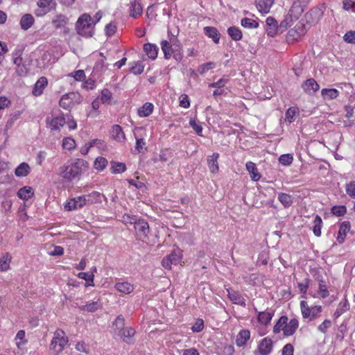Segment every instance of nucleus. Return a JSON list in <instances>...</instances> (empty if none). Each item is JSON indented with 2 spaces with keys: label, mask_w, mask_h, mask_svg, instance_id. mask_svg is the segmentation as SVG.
I'll use <instances>...</instances> for the list:
<instances>
[{
  "label": "nucleus",
  "mask_w": 355,
  "mask_h": 355,
  "mask_svg": "<svg viewBox=\"0 0 355 355\" xmlns=\"http://www.w3.org/2000/svg\"><path fill=\"white\" fill-rule=\"evenodd\" d=\"M87 167V162L83 159H70L60 168L59 175L66 180L71 182L75 179H79Z\"/></svg>",
  "instance_id": "obj_1"
},
{
  "label": "nucleus",
  "mask_w": 355,
  "mask_h": 355,
  "mask_svg": "<svg viewBox=\"0 0 355 355\" xmlns=\"http://www.w3.org/2000/svg\"><path fill=\"white\" fill-rule=\"evenodd\" d=\"M95 22L92 17L84 13L81 15L76 24L77 33L85 37H91L94 33Z\"/></svg>",
  "instance_id": "obj_2"
},
{
  "label": "nucleus",
  "mask_w": 355,
  "mask_h": 355,
  "mask_svg": "<svg viewBox=\"0 0 355 355\" xmlns=\"http://www.w3.org/2000/svg\"><path fill=\"white\" fill-rule=\"evenodd\" d=\"M127 218L128 220H125V219L124 220L125 223L134 224L137 239L143 241L147 239L150 230L148 223L144 219L137 220L135 216H128ZM123 218H125V216H123Z\"/></svg>",
  "instance_id": "obj_3"
},
{
  "label": "nucleus",
  "mask_w": 355,
  "mask_h": 355,
  "mask_svg": "<svg viewBox=\"0 0 355 355\" xmlns=\"http://www.w3.org/2000/svg\"><path fill=\"white\" fill-rule=\"evenodd\" d=\"M302 12L303 10L301 6H293L279 25V32L282 33L288 27L291 26L293 23L299 19Z\"/></svg>",
  "instance_id": "obj_4"
},
{
  "label": "nucleus",
  "mask_w": 355,
  "mask_h": 355,
  "mask_svg": "<svg viewBox=\"0 0 355 355\" xmlns=\"http://www.w3.org/2000/svg\"><path fill=\"white\" fill-rule=\"evenodd\" d=\"M113 325H115L117 329H119L118 336L123 339L126 343H131L132 341V337L135 334V330L132 327H124V318L122 315H119L114 322Z\"/></svg>",
  "instance_id": "obj_5"
},
{
  "label": "nucleus",
  "mask_w": 355,
  "mask_h": 355,
  "mask_svg": "<svg viewBox=\"0 0 355 355\" xmlns=\"http://www.w3.org/2000/svg\"><path fill=\"white\" fill-rule=\"evenodd\" d=\"M68 341V338L65 336V333L61 329H57L51 340L50 348L55 353L59 354L63 350Z\"/></svg>",
  "instance_id": "obj_6"
},
{
  "label": "nucleus",
  "mask_w": 355,
  "mask_h": 355,
  "mask_svg": "<svg viewBox=\"0 0 355 355\" xmlns=\"http://www.w3.org/2000/svg\"><path fill=\"white\" fill-rule=\"evenodd\" d=\"M82 102V96L78 92H69L64 94L60 100V106L64 110L71 109L74 105Z\"/></svg>",
  "instance_id": "obj_7"
},
{
  "label": "nucleus",
  "mask_w": 355,
  "mask_h": 355,
  "mask_svg": "<svg viewBox=\"0 0 355 355\" xmlns=\"http://www.w3.org/2000/svg\"><path fill=\"white\" fill-rule=\"evenodd\" d=\"M300 309L302 317L310 320L316 319L322 312V308L320 305L309 306L306 301H301Z\"/></svg>",
  "instance_id": "obj_8"
},
{
  "label": "nucleus",
  "mask_w": 355,
  "mask_h": 355,
  "mask_svg": "<svg viewBox=\"0 0 355 355\" xmlns=\"http://www.w3.org/2000/svg\"><path fill=\"white\" fill-rule=\"evenodd\" d=\"M39 7L35 12L37 17H42L49 12L55 6V0H38Z\"/></svg>",
  "instance_id": "obj_9"
},
{
  "label": "nucleus",
  "mask_w": 355,
  "mask_h": 355,
  "mask_svg": "<svg viewBox=\"0 0 355 355\" xmlns=\"http://www.w3.org/2000/svg\"><path fill=\"white\" fill-rule=\"evenodd\" d=\"M306 33L305 25L302 23H298L295 25L294 28L291 29L288 33V38L293 40L297 41Z\"/></svg>",
  "instance_id": "obj_10"
},
{
  "label": "nucleus",
  "mask_w": 355,
  "mask_h": 355,
  "mask_svg": "<svg viewBox=\"0 0 355 355\" xmlns=\"http://www.w3.org/2000/svg\"><path fill=\"white\" fill-rule=\"evenodd\" d=\"M86 200L85 196H78L70 199L64 206L67 211L75 210L86 205Z\"/></svg>",
  "instance_id": "obj_11"
},
{
  "label": "nucleus",
  "mask_w": 355,
  "mask_h": 355,
  "mask_svg": "<svg viewBox=\"0 0 355 355\" xmlns=\"http://www.w3.org/2000/svg\"><path fill=\"white\" fill-rule=\"evenodd\" d=\"M46 123L49 125L51 130H60V128L65 124L66 121L65 118L62 115H52L51 116L47 117Z\"/></svg>",
  "instance_id": "obj_12"
},
{
  "label": "nucleus",
  "mask_w": 355,
  "mask_h": 355,
  "mask_svg": "<svg viewBox=\"0 0 355 355\" xmlns=\"http://www.w3.org/2000/svg\"><path fill=\"white\" fill-rule=\"evenodd\" d=\"M302 88L306 94L312 96L319 90L320 86L315 79L309 78L302 83Z\"/></svg>",
  "instance_id": "obj_13"
},
{
  "label": "nucleus",
  "mask_w": 355,
  "mask_h": 355,
  "mask_svg": "<svg viewBox=\"0 0 355 355\" xmlns=\"http://www.w3.org/2000/svg\"><path fill=\"white\" fill-rule=\"evenodd\" d=\"M130 16L132 18H137L143 12L141 0H132L129 4Z\"/></svg>",
  "instance_id": "obj_14"
},
{
  "label": "nucleus",
  "mask_w": 355,
  "mask_h": 355,
  "mask_svg": "<svg viewBox=\"0 0 355 355\" xmlns=\"http://www.w3.org/2000/svg\"><path fill=\"white\" fill-rule=\"evenodd\" d=\"M266 33L270 37H275L278 31H279V26L277 25V20L272 17H268L266 19Z\"/></svg>",
  "instance_id": "obj_15"
},
{
  "label": "nucleus",
  "mask_w": 355,
  "mask_h": 355,
  "mask_svg": "<svg viewBox=\"0 0 355 355\" xmlns=\"http://www.w3.org/2000/svg\"><path fill=\"white\" fill-rule=\"evenodd\" d=\"M272 341L270 338H264L258 346V350L261 355H268L272 349Z\"/></svg>",
  "instance_id": "obj_16"
},
{
  "label": "nucleus",
  "mask_w": 355,
  "mask_h": 355,
  "mask_svg": "<svg viewBox=\"0 0 355 355\" xmlns=\"http://www.w3.org/2000/svg\"><path fill=\"white\" fill-rule=\"evenodd\" d=\"M227 296L230 300L236 304L245 306V300L244 297L238 292L230 288L227 289Z\"/></svg>",
  "instance_id": "obj_17"
},
{
  "label": "nucleus",
  "mask_w": 355,
  "mask_h": 355,
  "mask_svg": "<svg viewBox=\"0 0 355 355\" xmlns=\"http://www.w3.org/2000/svg\"><path fill=\"white\" fill-rule=\"evenodd\" d=\"M299 327V322L297 318H292L284 325L283 334L284 336H290L295 334Z\"/></svg>",
  "instance_id": "obj_18"
},
{
  "label": "nucleus",
  "mask_w": 355,
  "mask_h": 355,
  "mask_svg": "<svg viewBox=\"0 0 355 355\" xmlns=\"http://www.w3.org/2000/svg\"><path fill=\"white\" fill-rule=\"evenodd\" d=\"M176 42H178L176 38L171 39L170 42H168L166 40H163L161 42V49L164 54L165 58L168 59L169 58H171V55L173 53L172 44L175 45Z\"/></svg>",
  "instance_id": "obj_19"
},
{
  "label": "nucleus",
  "mask_w": 355,
  "mask_h": 355,
  "mask_svg": "<svg viewBox=\"0 0 355 355\" xmlns=\"http://www.w3.org/2000/svg\"><path fill=\"white\" fill-rule=\"evenodd\" d=\"M48 80L46 77L40 78L35 83L34 87L32 91L33 95L35 96H39L43 93L44 89L46 87Z\"/></svg>",
  "instance_id": "obj_20"
},
{
  "label": "nucleus",
  "mask_w": 355,
  "mask_h": 355,
  "mask_svg": "<svg viewBox=\"0 0 355 355\" xmlns=\"http://www.w3.org/2000/svg\"><path fill=\"white\" fill-rule=\"evenodd\" d=\"M92 153H103L105 151L107 146L105 142L101 139H93L89 141Z\"/></svg>",
  "instance_id": "obj_21"
},
{
  "label": "nucleus",
  "mask_w": 355,
  "mask_h": 355,
  "mask_svg": "<svg viewBox=\"0 0 355 355\" xmlns=\"http://www.w3.org/2000/svg\"><path fill=\"white\" fill-rule=\"evenodd\" d=\"M273 3L274 0H256L257 8L262 14L268 13Z\"/></svg>",
  "instance_id": "obj_22"
},
{
  "label": "nucleus",
  "mask_w": 355,
  "mask_h": 355,
  "mask_svg": "<svg viewBox=\"0 0 355 355\" xmlns=\"http://www.w3.org/2000/svg\"><path fill=\"white\" fill-rule=\"evenodd\" d=\"M111 137L118 142L125 141V136L120 125H114L112 126L111 130Z\"/></svg>",
  "instance_id": "obj_23"
},
{
  "label": "nucleus",
  "mask_w": 355,
  "mask_h": 355,
  "mask_svg": "<svg viewBox=\"0 0 355 355\" xmlns=\"http://www.w3.org/2000/svg\"><path fill=\"white\" fill-rule=\"evenodd\" d=\"M250 338V332L248 329H243L239 332L236 338V344L239 347H243L246 345L247 342Z\"/></svg>",
  "instance_id": "obj_24"
},
{
  "label": "nucleus",
  "mask_w": 355,
  "mask_h": 355,
  "mask_svg": "<svg viewBox=\"0 0 355 355\" xmlns=\"http://www.w3.org/2000/svg\"><path fill=\"white\" fill-rule=\"evenodd\" d=\"M144 51L150 59L155 60L157 57L159 48L155 44L147 43L144 45Z\"/></svg>",
  "instance_id": "obj_25"
},
{
  "label": "nucleus",
  "mask_w": 355,
  "mask_h": 355,
  "mask_svg": "<svg viewBox=\"0 0 355 355\" xmlns=\"http://www.w3.org/2000/svg\"><path fill=\"white\" fill-rule=\"evenodd\" d=\"M35 19L32 15L25 14L20 19V26L24 31L29 29L34 24Z\"/></svg>",
  "instance_id": "obj_26"
},
{
  "label": "nucleus",
  "mask_w": 355,
  "mask_h": 355,
  "mask_svg": "<svg viewBox=\"0 0 355 355\" xmlns=\"http://www.w3.org/2000/svg\"><path fill=\"white\" fill-rule=\"evenodd\" d=\"M246 169L250 174L251 179L253 181H258L261 179V175L260 173L258 171L257 166L254 163L252 162H248L246 163Z\"/></svg>",
  "instance_id": "obj_27"
},
{
  "label": "nucleus",
  "mask_w": 355,
  "mask_h": 355,
  "mask_svg": "<svg viewBox=\"0 0 355 355\" xmlns=\"http://www.w3.org/2000/svg\"><path fill=\"white\" fill-rule=\"evenodd\" d=\"M153 104L147 102L137 110V114L140 117H148L153 113Z\"/></svg>",
  "instance_id": "obj_28"
},
{
  "label": "nucleus",
  "mask_w": 355,
  "mask_h": 355,
  "mask_svg": "<svg viewBox=\"0 0 355 355\" xmlns=\"http://www.w3.org/2000/svg\"><path fill=\"white\" fill-rule=\"evenodd\" d=\"M114 287L119 292L124 294H129L134 290L133 285L128 282H117Z\"/></svg>",
  "instance_id": "obj_29"
},
{
  "label": "nucleus",
  "mask_w": 355,
  "mask_h": 355,
  "mask_svg": "<svg viewBox=\"0 0 355 355\" xmlns=\"http://www.w3.org/2000/svg\"><path fill=\"white\" fill-rule=\"evenodd\" d=\"M349 230L350 223L349 221H344L343 223H341L338 231V235L337 237V240L340 243L344 242L346 234L347 232L349 231Z\"/></svg>",
  "instance_id": "obj_30"
},
{
  "label": "nucleus",
  "mask_w": 355,
  "mask_h": 355,
  "mask_svg": "<svg viewBox=\"0 0 355 355\" xmlns=\"http://www.w3.org/2000/svg\"><path fill=\"white\" fill-rule=\"evenodd\" d=\"M204 32L207 36L211 38L214 43L218 44L220 40V33L215 27L206 26Z\"/></svg>",
  "instance_id": "obj_31"
},
{
  "label": "nucleus",
  "mask_w": 355,
  "mask_h": 355,
  "mask_svg": "<svg viewBox=\"0 0 355 355\" xmlns=\"http://www.w3.org/2000/svg\"><path fill=\"white\" fill-rule=\"evenodd\" d=\"M85 196L87 205L101 202L102 201V198L104 197L102 193L98 191H93L89 195Z\"/></svg>",
  "instance_id": "obj_32"
},
{
  "label": "nucleus",
  "mask_w": 355,
  "mask_h": 355,
  "mask_svg": "<svg viewBox=\"0 0 355 355\" xmlns=\"http://www.w3.org/2000/svg\"><path fill=\"white\" fill-rule=\"evenodd\" d=\"M12 257L9 253L4 254L0 258V271L5 272L10 269V264L11 262Z\"/></svg>",
  "instance_id": "obj_33"
},
{
  "label": "nucleus",
  "mask_w": 355,
  "mask_h": 355,
  "mask_svg": "<svg viewBox=\"0 0 355 355\" xmlns=\"http://www.w3.org/2000/svg\"><path fill=\"white\" fill-rule=\"evenodd\" d=\"M273 313L267 311H261L258 313L257 320L261 324L267 326L271 321Z\"/></svg>",
  "instance_id": "obj_34"
},
{
  "label": "nucleus",
  "mask_w": 355,
  "mask_h": 355,
  "mask_svg": "<svg viewBox=\"0 0 355 355\" xmlns=\"http://www.w3.org/2000/svg\"><path fill=\"white\" fill-rule=\"evenodd\" d=\"M339 92L336 89H322L321 95L324 100H333L338 97Z\"/></svg>",
  "instance_id": "obj_35"
},
{
  "label": "nucleus",
  "mask_w": 355,
  "mask_h": 355,
  "mask_svg": "<svg viewBox=\"0 0 355 355\" xmlns=\"http://www.w3.org/2000/svg\"><path fill=\"white\" fill-rule=\"evenodd\" d=\"M349 308V303L347 300L339 303L333 317L336 320L343 313L347 311Z\"/></svg>",
  "instance_id": "obj_36"
},
{
  "label": "nucleus",
  "mask_w": 355,
  "mask_h": 355,
  "mask_svg": "<svg viewBox=\"0 0 355 355\" xmlns=\"http://www.w3.org/2000/svg\"><path fill=\"white\" fill-rule=\"evenodd\" d=\"M288 319L287 316H286V315L281 316L273 327V329H272L273 333L277 334H279L281 331H284V325L286 324V322H288Z\"/></svg>",
  "instance_id": "obj_37"
},
{
  "label": "nucleus",
  "mask_w": 355,
  "mask_h": 355,
  "mask_svg": "<svg viewBox=\"0 0 355 355\" xmlns=\"http://www.w3.org/2000/svg\"><path fill=\"white\" fill-rule=\"evenodd\" d=\"M34 193L31 187H24L21 188L18 192L17 196L19 198L27 200L33 196Z\"/></svg>",
  "instance_id": "obj_38"
},
{
  "label": "nucleus",
  "mask_w": 355,
  "mask_h": 355,
  "mask_svg": "<svg viewBox=\"0 0 355 355\" xmlns=\"http://www.w3.org/2000/svg\"><path fill=\"white\" fill-rule=\"evenodd\" d=\"M229 36L234 41H239L243 37V33L239 28L231 26L227 29Z\"/></svg>",
  "instance_id": "obj_39"
},
{
  "label": "nucleus",
  "mask_w": 355,
  "mask_h": 355,
  "mask_svg": "<svg viewBox=\"0 0 355 355\" xmlns=\"http://www.w3.org/2000/svg\"><path fill=\"white\" fill-rule=\"evenodd\" d=\"M278 200L284 207H291L293 202V197L286 193H279L278 194Z\"/></svg>",
  "instance_id": "obj_40"
},
{
  "label": "nucleus",
  "mask_w": 355,
  "mask_h": 355,
  "mask_svg": "<svg viewBox=\"0 0 355 355\" xmlns=\"http://www.w3.org/2000/svg\"><path fill=\"white\" fill-rule=\"evenodd\" d=\"M110 170L113 174L121 173L126 170V166L122 162H111Z\"/></svg>",
  "instance_id": "obj_41"
},
{
  "label": "nucleus",
  "mask_w": 355,
  "mask_h": 355,
  "mask_svg": "<svg viewBox=\"0 0 355 355\" xmlns=\"http://www.w3.org/2000/svg\"><path fill=\"white\" fill-rule=\"evenodd\" d=\"M241 24L243 27L249 29L259 27V23L256 20L248 17L243 18L241 21Z\"/></svg>",
  "instance_id": "obj_42"
},
{
  "label": "nucleus",
  "mask_w": 355,
  "mask_h": 355,
  "mask_svg": "<svg viewBox=\"0 0 355 355\" xmlns=\"http://www.w3.org/2000/svg\"><path fill=\"white\" fill-rule=\"evenodd\" d=\"M68 21V19L63 15H57L52 21L53 25L56 28L64 27Z\"/></svg>",
  "instance_id": "obj_43"
},
{
  "label": "nucleus",
  "mask_w": 355,
  "mask_h": 355,
  "mask_svg": "<svg viewBox=\"0 0 355 355\" xmlns=\"http://www.w3.org/2000/svg\"><path fill=\"white\" fill-rule=\"evenodd\" d=\"M112 93L108 89L105 88L101 92L99 99L103 104L111 103Z\"/></svg>",
  "instance_id": "obj_44"
},
{
  "label": "nucleus",
  "mask_w": 355,
  "mask_h": 355,
  "mask_svg": "<svg viewBox=\"0 0 355 355\" xmlns=\"http://www.w3.org/2000/svg\"><path fill=\"white\" fill-rule=\"evenodd\" d=\"M298 112H299V110H298L297 107H289L286 112V115H285L286 121H287L290 123H292L293 121H294L295 116H296L297 114H298Z\"/></svg>",
  "instance_id": "obj_45"
},
{
  "label": "nucleus",
  "mask_w": 355,
  "mask_h": 355,
  "mask_svg": "<svg viewBox=\"0 0 355 355\" xmlns=\"http://www.w3.org/2000/svg\"><path fill=\"white\" fill-rule=\"evenodd\" d=\"M29 166L23 162L20 164L15 169V175L18 177L26 176L29 173Z\"/></svg>",
  "instance_id": "obj_46"
},
{
  "label": "nucleus",
  "mask_w": 355,
  "mask_h": 355,
  "mask_svg": "<svg viewBox=\"0 0 355 355\" xmlns=\"http://www.w3.org/2000/svg\"><path fill=\"white\" fill-rule=\"evenodd\" d=\"M144 70V65L142 62H134L130 67V72L135 75H139L143 73Z\"/></svg>",
  "instance_id": "obj_47"
},
{
  "label": "nucleus",
  "mask_w": 355,
  "mask_h": 355,
  "mask_svg": "<svg viewBox=\"0 0 355 355\" xmlns=\"http://www.w3.org/2000/svg\"><path fill=\"white\" fill-rule=\"evenodd\" d=\"M313 223H314V226L313 228V234L316 236H320L321 235V227H322V223L321 217L320 216L317 215L315 217Z\"/></svg>",
  "instance_id": "obj_48"
},
{
  "label": "nucleus",
  "mask_w": 355,
  "mask_h": 355,
  "mask_svg": "<svg viewBox=\"0 0 355 355\" xmlns=\"http://www.w3.org/2000/svg\"><path fill=\"white\" fill-rule=\"evenodd\" d=\"M107 165V161L105 157H97L94 163V168L99 171H103Z\"/></svg>",
  "instance_id": "obj_49"
},
{
  "label": "nucleus",
  "mask_w": 355,
  "mask_h": 355,
  "mask_svg": "<svg viewBox=\"0 0 355 355\" xmlns=\"http://www.w3.org/2000/svg\"><path fill=\"white\" fill-rule=\"evenodd\" d=\"M101 306L98 301L92 302L86 305L82 306L80 309L84 311L94 312L100 309Z\"/></svg>",
  "instance_id": "obj_50"
},
{
  "label": "nucleus",
  "mask_w": 355,
  "mask_h": 355,
  "mask_svg": "<svg viewBox=\"0 0 355 355\" xmlns=\"http://www.w3.org/2000/svg\"><path fill=\"white\" fill-rule=\"evenodd\" d=\"M76 147V141L71 137H66L62 141V148L70 151Z\"/></svg>",
  "instance_id": "obj_51"
},
{
  "label": "nucleus",
  "mask_w": 355,
  "mask_h": 355,
  "mask_svg": "<svg viewBox=\"0 0 355 355\" xmlns=\"http://www.w3.org/2000/svg\"><path fill=\"white\" fill-rule=\"evenodd\" d=\"M25 338V331L24 330H20L17 332L15 340L17 347L20 349L21 347L26 343V340L24 339Z\"/></svg>",
  "instance_id": "obj_52"
},
{
  "label": "nucleus",
  "mask_w": 355,
  "mask_h": 355,
  "mask_svg": "<svg viewBox=\"0 0 355 355\" xmlns=\"http://www.w3.org/2000/svg\"><path fill=\"white\" fill-rule=\"evenodd\" d=\"M189 125L196 132L198 135H201L202 132V127L199 121H198L195 119H192L189 121Z\"/></svg>",
  "instance_id": "obj_53"
},
{
  "label": "nucleus",
  "mask_w": 355,
  "mask_h": 355,
  "mask_svg": "<svg viewBox=\"0 0 355 355\" xmlns=\"http://www.w3.org/2000/svg\"><path fill=\"white\" fill-rule=\"evenodd\" d=\"M218 157H211V159H208V164L211 173H215L218 171V165L217 161Z\"/></svg>",
  "instance_id": "obj_54"
},
{
  "label": "nucleus",
  "mask_w": 355,
  "mask_h": 355,
  "mask_svg": "<svg viewBox=\"0 0 355 355\" xmlns=\"http://www.w3.org/2000/svg\"><path fill=\"white\" fill-rule=\"evenodd\" d=\"M78 277L80 279H85L89 283V285H94V275L93 274H89V272H80L78 273Z\"/></svg>",
  "instance_id": "obj_55"
},
{
  "label": "nucleus",
  "mask_w": 355,
  "mask_h": 355,
  "mask_svg": "<svg viewBox=\"0 0 355 355\" xmlns=\"http://www.w3.org/2000/svg\"><path fill=\"white\" fill-rule=\"evenodd\" d=\"M343 40L348 44H355V31H349L343 35Z\"/></svg>",
  "instance_id": "obj_56"
},
{
  "label": "nucleus",
  "mask_w": 355,
  "mask_h": 355,
  "mask_svg": "<svg viewBox=\"0 0 355 355\" xmlns=\"http://www.w3.org/2000/svg\"><path fill=\"white\" fill-rule=\"evenodd\" d=\"M347 211L345 206H334L331 208V213L336 216H342L345 214Z\"/></svg>",
  "instance_id": "obj_57"
},
{
  "label": "nucleus",
  "mask_w": 355,
  "mask_h": 355,
  "mask_svg": "<svg viewBox=\"0 0 355 355\" xmlns=\"http://www.w3.org/2000/svg\"><path fill=\"white\" fill-rule=\"evenodd\" d=\"M317 279L319 281V291L321 293V297L322 298H325L329 296V293L327 288V286L324 284V282L322 279H320L319 278H317Z\"/></svg>",
  "instance_id": "obj_58"
},
{
  "label": "nucleus",
  "mask_w": 355,
  "mask_h": 355,
  "mask_svg": "<svg viewBox=\"0 0 355 355\" xmlns=\"http://www.w3.org/2000/svg\"><path fill=\"white\" fill-rule=\"evenodd\" d=\"M331 321L326 319L318 327V329L321 333L326 334L328 329L331 327Z\"/></svg>",
  "instance_id": "obj_59"
},
{
  "label": "nucleus",
  "mask_w": 355,
  "mask_h": 355,
  "mask_svg": "<svg viewBox=\"0 0 355 355\" xmlns=\"http://www.w3.org/2000/svg\"><path fill=\"white\" fill-rule=\"evenodd\" d=\"M180 106L183 108H189L190 107V99L187 94H181L179 97Z\"/></svg>",
  "instance_id": "obj_60"
},
{
  "label": "nucleus",
  "mask_w": 355,
  "mask_h": 355,
  "mask_svg": "<svg viewBox=\"0 0 355 355\" xmlns=\"http://www.w3.org/2000/svg\"><path fill=\"white\" fill-rule=\"evenodd\" d=\"M28 65V64L26 62H24L21 64L17 67L16 71L17 74L20 76H25L29 70Z\"/></svg>",
  "instance_id": "obj_61"
},
{
  "label": "nucleus",
  "mask_w": 355,
  "mask_h": 355,
  "mask_svg": "<svg viewBox=\"0 0 355 355\" xmlns=\"http://www.w3.org/2000/svg\"><path fill=\"white\" fill-rule=\"evenodd\" d=\"M214 65V62H207L200 66L198 71L200 74H204L209 70L213 69Z\"/></svg>",
  "instance_id": "obj_62"
},
{
  "label": "nucleus",
  "mask_w": 355,
  "mask_h": 355,
  "mask_svg": "<svg viewBox=\"0 0 355 355\" xmlns=\"http://www.w3.org/2000/svg\"><path fill=\"white\" fill-rule=\"evenodd\" d=\"M204 328V321L202 319H198L191 327L193 332H200Z\"/></svg>",
  "instance_id": "obj_63"
},
{
  "label": "nucleus",
  "mask_w": 355,
  "mask_h": 355,
  "mask_svg": "<svg viewBox=\"0 0 355 355\" xmlns=\"http://www.w3.org/2000/svg\"><path fill=\"white\" fill-rule=\"evenodd\" d=\"M170 257L173 264H178L180 259V255L179 250H173L171 254L167 255Z\"/></svg>",
  "instance_id": "obj_64"
}]
</instances>
